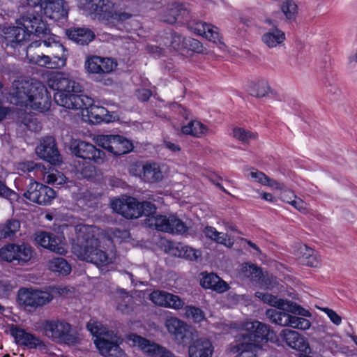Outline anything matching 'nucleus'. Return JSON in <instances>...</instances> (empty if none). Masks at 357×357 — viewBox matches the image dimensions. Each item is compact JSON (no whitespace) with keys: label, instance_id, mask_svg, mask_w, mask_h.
<instances>
[{"label":"nucleus","instance_id":"f257e3e1","mask_svg":"<svg viewBox=\"0 0 357 357\" xmlns=\"http://www.w3.org/2000/svg\"><path fill=\"white\" fill-rule=\"evenodd\" d=\"M47 82L50 88L57 91L54 96L57 105L67 109H86L88 114L96 119H101L107 112L105 107L95 105V101L91 97L79 94L82 86L63 74L51 75Z\"/></svg>","mask_w":357,"mask_h":357},{"label":"nucleus","instance_id":"f03ea898","mask_svg":"<svg viewBox=\"0 0 357 357\" xmlns=\"http://www.w3.org/2000/svg\"><path fill=\"white\" fill-rule=\"evenodd\" d=\"M77 242L72 250L79 259L103 266L111 263L107 252L100 248V242L96 237V227L81 225L76 227Z\"/></svg>","mask_w":357,"mask_h":357},{"label":"nucleus","instance_id":"7ed1b4c3","mask_svg":"<svg viewBox=\"0 0 357 357\" xmlns=\"http://www.w3.org/2000/svg\"><path fill=\"white\" fill-rule=\"evenodd\" d=\"M67 50L64 46L52 39L35 40L26 49L29 61L49 68H59L66 65Z\"/></svg>","mask_w":357,"mask_h":357},{"label":"nucleus","instance_id":"20e7f679","mask_svg":"<svg viewBox=\"0 0 357 357\" xmlns=\"http://www.w3.org/2000/svg\"><path fill=\"white\" fill-rule=\"evenodd\" d=\"M13 101L17 105L30 107L40 112L48 111L51 107V96L40 82L25 81L20 83L13 93Z\"/></svg>","mask_w":357,"mask_h":357},{"label":"nucleus","instance_id":"39448f33","mask_svg":"<svg viewBox=\"0 0 357 357\" xmlns=\"http://www.w3.org/2000/svg\"><path fill=\"white\" fill-rule=\"evenodd\" d=\"M72 331L71 324L65 320H47L43 323L45 335L55 342L68 344L76 343L77 337Z\"/></svg>","mask_w":357,"mask_h":357},{"label":"nucleus","instance_id":"423d86ee","mask_svg":"<svg viewBox=\"0 0 357 357\" xmlns=\"http://www.w3.org/2000/svg\"><path fill=\"white\" fill-rule=\"evenodd\" d=\"M146 224L158 231L182 234L188 231L185 224L176 215H155L146 219Z\"/></svg>","mask_w":357,"mask_h":357},{"label":"nucleus","instance_id":"0eeeda50","mask_svg":"<svg viewBox=\"0 0 357 357\" xmlns=\"http://www.w3.org/2000/svg\"><path fill=\"white\" fill-rule=\"evenodd\" d=\"M96 143L114 155L126 154L133 149L131 141L119 135H99Z\"/></svg>","mask_w":357,"mask_h":357},{"label":"nucleus","instance_id":"6e6552de","mask_svg":"<svg viewBox=\"0 0 357 357\" xmlns=\"http://www.w3.org/2000/svg\"><path fill=\"white\" fill-rule=\"evenodd\" d=\"M70 149L77 157L91 160L96 164H102L105 160V152L89 142L73 139L70 142Z\"/></svg>","mask_w":357,"mask_h":357},{"label":"nucleus","instance_id":"1a4fd4ad","mask_svg":"<svg viewBox=\"0 0 357 357\" xmlns=\"http://www.w3.org/2000/svg\"><path fill=\"white\" fill-rule=\"evenodd\" d=\"M32 249L27 244H8L0 249V257L8 262H17V264L29 261L32 257Z\"/></svg>","mask_w":357,"mask_h":357},{"label":"nucleus","instance_id":"9d476101","mask_svg":"<svg viewBox=\"0 0 357 357\" xmlns=\"http://www.w3.org/2000/svg\"><path fill=\"white\" fill-rule=\"evenodd\" d=\"M121 338L113 331H107L104 335L99 337L95 343L102 355L110 357H121L123 354L119 344Z\"/></svg>","mask_w":357,"mask_h":357},{"label":"nucleus","instance_id":"9b49d317","mask_svg":"<svg viewBox=\"0 0 357 357\" xmlns=\"http://www.w3.org/2000/svg\"><path fill=\"white\" fill-rule=\"evenodd\" d=\"M255 296L262 300L264 303L283 311L296 314L305 317L311 316V314L308 310L300 307L297 304L289 301L279 298L278 296L268 293L257 291L255 293Z\"/></svg>","mask_w":357,"mask_h":357},{"label":"nucleus","instance_id":"f8f14e48","mask_svg":"<svg viewBox=\"0 0 357 357\" xmlns=\"http://www.w3.org/2000/svg\"><path fill=\"white\" fill-rule=\"evenodd\" d=\"M83 9L99 21L110 22L115 4L109 0H84Z\"/></svg>","mask_w":357,"mask_h":357},{"label":"nucleus","instance_id":"ddd939ff","mask_svg":"<svg viewBox=\"0 0 357 357\" xmlns=\"http://www.w3.org/2000/svg\"><path fill=\"white\" fill-rule=\"evenodd\" d=\"M24 196L32 202L40 205H47L55 198V191L45 185L33 182L31 183Z\"/></svg>","mask_w":357,"mask_h":357},{"label":"nucleus","instance_id":"4468645a","mask_svg":"<svg viewBox=\"0 0 357 357\" xmlns=\"http://www.w3.org/2000/svg\"><path fill=\"white\" fill-rule=\"evenodd\" d=\"M10 333L14 337L15 342L20 346L27 349H39L43 350L46 348L44 342L35 334L28 333L24 329L17 325L12 324L10 327Z\"/></svg>","mask_w":357,"mask_h":357},{"label":"nucleus","instance_id":"2eb2a0df","mask_svg":"<svg viewBox=\"0 0 357 357\" xmlns=\"http://www.w3.org/2000/svg\"><path fill=\"white\" fill-rule=\"evenodd\" d=\"M129 340H131L135 346L144 352L147 356L151 357H174V354L155 342L142 337L135 334L129 335Z\"/></svg>","mask_w":357,"mask_h":357},{"label":"nucleus","instance_id":"dca6fc26","mask_svg":"<svg viewBox=\"0 0 357 357\" xmlns=\"http://www.w3.org/2000/svg\"><path fill=\"white\" fill-rule=\"evenodd\" d=\"M130 172L148 183L158 182L163 178L160 165L156 162L133 165L130 167Z\"/></svg>","mask_w":357,"mask_h":357},{"label":"nucleus","instance_id":"f3484780","mask_svg":"<svg viewBox=\"0 0 357 357\" xmlns=\"http://www.w3.org/2000/svg\"><path fill=\"white\" fill-rule=\"evenodd\" d=\"M53 296L48 292L21 289L18 291V301L24 306L37 307L50 303Z\"/></svg>","mask_w":357,"mask_h":357},{"label":"nucleus","instance_id":"a211bd4d","mask_svg":"<svg viewBox=\"0 0 357 357\" xmlns=\"http://www.w3.org/2000/svg\"><path fill=\"white\" fill-rule=\"evenodd\" d=\"M243 337H249L251 342L258 344L259 340L268 339L270 334L269 326L258 321L246 322L238 333Z\"/></svg>","mask_w":357,"mask_h":357},{"label":"nucleus","instance_id":"6ab92c4d","mask_svg":"<svg viewBox=\"0 0 357 357\" xmlns=\"http://www.w3.org/2000/svg\"><path fill=\"white\" fill-rule=\"evenodd\" d=\"M112 209L127 219H136L140 217L138 201L132 197L126 199H115L112 202Z\"/></svg>","mask_w":357,"mask_h":357},{"label":"nucleus","instance_id":"aec40b11","mask_svg":"<svg viewBox=\"0 0 357 357\" xmlns=\"http://www.w3.org/2000/svg\"><path fill=\"white\" fill-rule=\"evenodd\" d=\"M188 28L194 33L204 36L208 40L218 43L221 42V38L218 31V29L212 24H206L202 21L192 20L189 16L188 21L185 22Z\"/></svg>","mask_w":357,"mask_h":357},{"label":"nucleus","instance_id":"412c9836","mask_svg":"<svg viewBox=\"0 0 357 357\" xmlns=\"http://www.w3.org/2000/svg\"><path fill=\"white\" fill-rule=\"evenodd\" d=\"M38 155L52 165L61 162V157L56 147L54 139L48 136L45 137L36 149Z\"/></svg>","mask_w":357,"mask_h":357},{"label":"nucleus","instance_id":"4be33fe9","mask_svg":"<svg viewBox=\"0 0 357 357\" xmlns=\"http://www.w3.org/2000/svg\"><path fill=\"white\" fill-rule=\"evenodd\" d=\"M20 24L23 26L30 33L36 36H45L50 33V29L47 24L39 15L28 13L20 20Z\"/></svg>","mask_w":357,"mask_h":357},{"label":"nucleus","instance_id":"5701e85b","mask_svg":"<svg viewBox=\"0 0 357 357\" xmlns=\"http://www.w3.org/2000/svg\"><path fill=\"white\" fill-rule=\"evenodd\" d=\"M190 13V10L187 5L174 3L167 8L162 20L169 24L176 22L185 24V22L188 21Z\"/></svg>","mask_w":357,"mask_h":357},{"label":"nucleus","instance_id":"b1692460","mask_svg":"<svg viewBox=\"0 0 357 357\" xmlns=\"http://www.w3.org/2000/svg\"><path fill=\"white\" fill-rule=\"evenodd\" d=\"M258 344L251 342L249 337L243 335L235 336V344L231 347V351L237 354L236 357H257Z\"/></svg>","mask_w":357,"mask_h":357},{"label":"nucleus","instance_id":"393cba45","mask_svg":"<svg viewBox=\"0 0 357 357\" xmlns=\"http://www.w3.org/2000/svg\"><path fill=\"white\" fill-rule=\"evenodd\" d=\"M116 66V63L111 59L98 56H91L85 62V68L90 73H109L114 69Z\"/></svg>","mask_w":357,"mask_h":357},{"label":"nucleus","instance_id":"a878e982","mask_svg":"<svg viewBox=\"0 0 357 357\" xmlns=\"http://www.w3.org/2000/svg\"><path fill=\"white\" fill-rule=\"evenodd\" d=\"M45 15L52 20H59L68 16V5L64 0H44Z\"/></svg>","mask_w":357,"mask_h":357},{"label":"nucleus","instance_id":"bb28decb","mask_svg":"<svg viewBox=\"0 0 357 357\" xmlns=\"http://www.w3.org/2000/svg\"><path fill=\"white\" fill-rule=\"evenodd\" d=\"M165 326L168 332L178 344H184L187 338L188 325L177 317L167 318Z\"/></svg>","mask_w":357,"mask_h":357},{"label":"nucleus","instance_id":"cd10ccee","mask_svg":"<svg viewBox=\"0 0 357 357\" xmlns=\"http://www.w3.org/2000/svg\"><path fill=\"white\" fill-rule=\"evenodd\" d=\"M280 337L289 347L294 349L305 351L307 348V344L304 338L295 331L283 329L280 333Z\"/></svg>","mask_w":357,"mask_h":357},{"label":"nucleus","instance_id":"c85d7f7f","mask_svg":"<svg viewBox=\"0 0 357 357\" xmlns=\"http://www.w3.org/2000/svg\"><path fill=\"white\" fill-rule=\"evenodd\" d=\"M213 352L212 343L206 338L197 340L189 347L190 357H211Z\"/></svg>","mask_w":357,"mask_h":357},{"label":"nucleus","instance_id":"c756f323","mask_svg":"<svg viewBox=\"0 0 357 357\" xmlns=\"http://www.w3.org/2000/svg\"><path fill=\"white\" fill-rule=\"evenodd\" d=\"M66 35L69 39L81 45H88L95 37L94 33L87 28L68 29Z\"/></svg>","mask_w":357,"mask_h":357},{"label":"nucleus","instance_id":"7c9ffc66","mask_svg":"<svg viewBox=\"0 0 357 357\" xmlns=\"http://www.w3.org/2000/svg\"><path fill=\"white\" fill-rule=\"evenodd\" d=\"M201 284L205 289H211L218 293H223L229 288L227 283L214 273L204 276L201 280Z\"/></svg>","mask_w":357,"mask_h":357},{"label":"nucleus","instance_id":"2f4dec72","mask_svg":"<svg viewBox=\"0 0 357 357\" xmlns=\"http://www.w3.org/2000/svg\"><path fill=\"white\" fill-rule=\"evenodd\" d=\"M285 38L284 33L278 28L270 29L261 36L262 42L269 48H274L282 45Z\"/></svg>","mask_w":357,"mask_h":357},{"label":"nucleus","instance_id":"473e14b6","mask_svg":"<svg viewBox=\"0 0 357 357\" xmlns=\"http://www.w3.org/2000/svg\"><path fill=\"white\" fill-rule=\"evenodd\" d=\"M299 257L301 262L303 265L311 267H318L320 265L321 260L317 253L306 245H303L299 248Z\"/></svg>","mask_w":357,"mask_h":357},{"label":"nucleus","instance_id":"72a5a7b5","mask_svg":"<svg viewBox=\"0 0 357 357\" xmlns=\"http://www.w3.org/2000/svg\"><path fill=\"white\" fill-rule=\"evenodd\" d=\"M181 131L185 135L200 138L208 132V129L200 121L192 120L186 126L182 127Z\"/></svg>","mask_w":357,"mask_h":357},{"label":"nucleus","instance_id":"f704fd0d","mask_svg":"<svg viewBox=\"0 0 357 357\" xmlns=\"http://www.w3.org/2000/svg\"><path fill=\"white\" fill-rule=\"evenodd\" d=\"M20 222L15 219L7 220L0 225V239L13 238L20 231Z\"/></svg>","mask_w":357,"mask_h":357},{"label":"nucleus","instance_id":"c9c22d12","mask_svg":"<svg viewBox=\"0 0 357 357\" xmlns=\"http://www.w3.org/2000/svg\"><path fill=\"white\" fill-rule=\"evenodd\" d=\"M204 233L207 238L215 241L218 243L222 244L228 248H231L234 245L233 241L228 236L227 234L218 232L213 227L206 226L204 228Z\"/></svg>","mask_w":357,"mask_h":357},{"label":"nucleus","instance_id":"e433bc0d","mask_svg":"<svg viewBox=\"0 0 357 357\" xmlns=\"http://www.w3.org/2000/svg\"><path fill=\"white\" fill-rule=\"evenodd\" d=\"M117 310L123 313H128L132 309V298L129 295L128 292L123 289L117 290Z\"/></svg>","mask_w":357,"mask_h":357},{"label":"nucleus","instance_id":"4c0bfd02","mask_svg":"<svg viewBox=\"0 0 357 357\" xmlns=\"http://www.w3.org/2000/svg\"><path fill=\"white\" fill-rule=\"evenodd\" d=\"M266 317L274 324L281 326H288L291 314L277 310L275 309H268L266 311Z\"/></svg>","mask_w":357,"mask_h":357},{"label":"nucleus","instance_id":"58836bf2","mask_svg":"<svg viewBox=\"0 0 357 357\" xmlns=\"http://www.w3.org/2000/svg\"><path fill=\"white\" fill-rule=\"evenodd\" d=\"M266 317L274 324L281 326H288L291 314L277 310L275 309H268L266 311Z\"/></svg>","mask_w":357,"mask_h":357},{"label":"nucleus","instance_id":"ea45409f","mask_svg":"<svg viewBox=\"0 0 357 357\" xmlns=\"http://www.w3.org/2000/svg\"><path fill=\"white\" fill-rule=\"evenodd\" d=\"M271 88L266 80L261 79L256 82L250 83L249 86V92L250 95L262 98L266 96L270 92Z\"/></svg>","mask_w":357,"mask_h":357},{"label":"nucleus","instance_id":"a19ab883","mask_svg":"<svg viewBox=\"0 0 357 357\" xmlns=\"http://www.w3.org/2000/svg\"><path fill=\"white\" fill-rule=\"evenodd\" d=\"M49 268L52 271L57 272L63 275H66L71 271L70 265L65 259L61 257H56L50 260Z\"/></svg>","mask_w":357,"mask_h":357},{"label":"nucleus","instance_id":"79ce46f5","mask_svg":"<svg viewBox=\"0 0 357 357\" xmlns=\"http://www.w3.org/2000/svg\"><path fill=\"white\" fill-rule=\"evenodd\" d=\"M233 137L243 144H248L252 140L257 139V132L245 130L243 128H234L233 129Z\"/></svg>","mask_w":357,"mask_h":357},{"label":"nucleus","instance_id":"37998d69","mask_svg":"<svg viewBox=\"0 0 357 357\" xmlns=\"http://www.w3.org/2000/svg\"><path fill=\"white\" fill-rule=\"evenodd\" d=\"M298 6L293 0H285L281 4V10L288 20H294L297 14Z\"/></svg>","mask_w":357,"mask_h":357},{"label":"nucleus","instance_id":"c03bdc74","mask_svg":"<svg viewBox=\"0 0 357 357\" xmlns=\"http://www.w3.org/2000/svg\"><path fill=\"white\" fill-rule=\"evenodd\" d=\"M185 315L192 319L195 322L199 323L205 319L204 312L199 307L187 305L185 307Z\"/></svg>","mask_w":357,"mask_h":357},{"label":"nucleus","instance_id":"a18cd8bd","mask_svg":"<svg viewBox=\"0 0 357 357\" xmlns=\"http://www.w3.org/2000/svg\"><path fill=\"white\" fill-rule=\"evenodd\" d=\"M177 250L179 252L178 257L189 260H196L200 256V252L198 250L188 245H180L177 247Z\"/></svg>","mask_w":357,"mask_h":357},{"label":"nucleus","instance_id":"49530a36","mask_svg":"<svg viewBox=\"0 0 357 357\" xmlns=\"http://www.w3.org/2000/svg\"><path fill=\"white\" fill-rule=\"evenodd\" d=\"M50 243V247H47L48 250L61 255H66L67 252L65 243L53 234H51Z\"/></svg>","mask_w":357,"mask_h":357},{"label":"nucleus","instance_id":"de8ad7c7","mask_svg":"<svg viewBox=\"0 0 357 357\" xmlns=\"http://www.w3.org/2000/svg\"><path fill=\"white\" fill-rule=\"evenodd\" d=\"M167 302L164 307L171 308L175 310L182 309L185 302L178 296L168 293L167 296Z\"/></svg>","mask_w":357,"mask_h":357},{"label":"nucleus","instance_id":"09e8293b","mask_svg":"<svg viewBox=\"0 0 357 357\" xmlns=\"http://www.w3.org/2000/svg\"><path fill=\"white\" fill-rule=\"evenodd\" d=\"M310 326V321L304 317L294 315L290 316L289 324L288 325L289 327L301 330H307Z\"/></svg>","mask_w":357,"mask_h":357},{"label":"nucleus","instance_id":"8fccbe9b","mask_svg":"<svg viewBox=\"0 0 357 357\" xmlns=\"http://www.w3.org/2000/svg\"><path fill=\"white\" fill-rule=\"evenodd\" d=\"M138 208L140 212V217L142 215H145L147 218L150 217L155 216V213L156 212V206L155 204L150 202H138Z\"/></svg>","mask_w":357,"mask_h":357},{"label":"nucleus","instance_id":"3c124183","mask_svg":"<svg viewBox=\"0 0 357 357\" xmlns=\"http://www.w3.org/2000/svg\"><path fill=\"white\" fill-rule=\"evenodd\" d=\"M45 178L47 183L53 185H62L67 179L63 173L57 170L47 174Z\"/></svg>","mask_w":357,"mask_h":357},{"label":"nucleus","instance_id":"603ef678","mask_svg":"<svg viewBox=\"0 0 357 357\" xmlns=\"http://www.w3.org/2000/svg\"><path fill=\"white\" fill-rule=\"evenodd\" d=\"M168 293L165 291L155 290L150 294V300L156 305L165 307Z\"/></svg>","mask_w":357,"mask_h":357},{"label":"nucleus","instance_id":"864d4df0","mask_svg":"<svg viewBox=\"0 0 357 357\" xmlns=\"http://www.w3.org/2000/svg\"><path fill=\"white\" fill-rule=\"evenodd\" d=\"M186 38L177 33H172L169 46L176 51L185 50Z\"/></svg>","mask_w":357,"mask_h":357},{"label":"nucleus","instance_id":"5fc2aeb1","mask_svg":"<svg viewBox=\"0 0 357 357\" xmlns=\"http://www.w3.org/2000/svg\"><path fill=\"white\" fill-rule=\"evenodd\" d=\"M242 271L245 273V275L248 278H260L261 271L256 265L250 264H243Z\"/></svg>","mask_w":357,"mask_h":357},{"label":"nucleus","instance_id":"6e6d98bb","mask_svg":"<svg viewBox=\"0 0 357 357\" xmlns=\"http://www.w3.org/2000/svg\"><path fill=\"white\" fill-rule=\"evenodd\" d=\"M285 202L291 204L296 209L303 214H307L309 212L307 204L301 198L295 196L294 199L289 200V199H285Z\"/></svg>","mask_w":357,"mask_h":357},{"label":"nucleus","instance_id":"4d7b16f0","mask_svg":"<svg viewBox=\"0 0 357 357\" xmlns=\"http://www.w3.org/2000/svg\"><path fill=\"white\" fill-rule=\"evenodd\" d=\"M185 50H190L196 53H202L204 47L202 43L197 39L186 38Z\"/></svg>","mask_w":357,"mask_h":357},{"label":"nucleus","instance_id":"13d9d810","mask_svg":"<svg viewBox=\"0 0 357 357\" xmlns=\"http://www.w3.org/2000/svg\"><path fill=\"white\" fill-rule=\"evenodd\" d=\"M0 197L6 198L10 201L17 200V195L13 190L10 189L6 185L5 182L0 179Z\"/></svg>","mask_w":357,"mask_h":357},{"label":"nucleus","instance_id":"bf43d9fd","mask_svg":"<svg viewBox=\"0 0 357 357\" xmlns=\"http://www.w3.org/2000/svg\"><path fill=\"white\" fill-rule=\"evenodd\" d=\"M51 240V233L46 231H38L36 234L35 241L40 246L47 248L50 247V241Z\"/></svg>","mask_w":357,"mask_h":357},{"label":"nucleus","instance_id":"052dcab7","mask_svg":"<svg viewBox=\"0 0 357 357\" xmlns=\"http://www.w3.org/2000/svg\"><path fill=\"white\" fill-rule=\"evenodd\" d=\"M111 238L113 240L119 241L121 242L130 237V233L128 230L119 228H114L110 229Z\"/></svg>","mask_w":357,"mask_h":357},{"label":"nucleus","instance_id":"680f3d73","mask_svg":"<svg viewBox=\"0 0 357 357\" xmlns=\"http://www.w3.org/2000/svg\"><path fill=\"white\" fill-rule=\"evenodd\" d=\"M88 330L95 336H97V338L104 335V334L107 331L105 328H103L101 324L98 322H95L90 321L86 326Z\"/></svg>","mask_w":357,"mask_h":357},{"label":"nucleus","instance_id":"e2e57ef3","mask_svg":"<svg viewBox=\"0 0 357 357\" xmlns=\"http://www.w3.org/2000/svg\"><path fill=\"white\" fill-rule=\"evenodd\" d=\"M132 17V15L128 12L116 10L115 6H114V10L112 11V17H111V21H116L118 22H122L129 20Z\"/></svg>","mask_w":357,"mask_h":357},{"label":"nucleus","instance_id":"0e129e2a","mask_svg":"<svg viewBox=\"0 0 357 357\" xmlns=\"http://www.w3.org/2000/svg\"><path fill=\"white\" fill-rule=\"evenodd\" d=\"M13 287L8 280H0V296L8 297L13 291Z\"/></svg>","mask_w":357,"mask_h":357},{"label":"nucleus","instance_id":"69168bd1","mask_svg":"<svg viewBox=\"0 0 357 357\" xmlns=\"http://www.w3.org/2000/svg\"><path fill=\"white\" fill-rule=\"evenodd\" d=\"M38 168H40V165L33 161L23 162L18 165V169L23 172H31Z\"/></svg>","mask_w":357,"mask_h":357},{"label":"nucleus","instance_id":"338daca9","mask_svg":"<svg viewBox=\"0 0 357 357\" xmlns=\"http://www.w3.org/2000/svg\"><path fill=\"white\" fill-rule=\"evenodd\" d=\"M321 310L324 312L329 317L330 320L335 325L339 326L342 323V318L338 315L334 310L328 307L321 308Z\"/></svg>","mask_w":357,"mask_h":357},{"label":"nucleus","instance_id":"774afa93","mask_svg":"<svg viewBox=\"0 0 357 357\" xmlns=\"http://www.w3.org/2000/svg\"><path fill=\"white\" fill-rule=\"evenodd\" d=\"M249 175L253 178L256 182H259L262 185H265V183H267L268 176L264 174L263 172L258 171L257 169H252Z\"/></svg>","mask_w":357,"mask_h":357}]
</instances>
